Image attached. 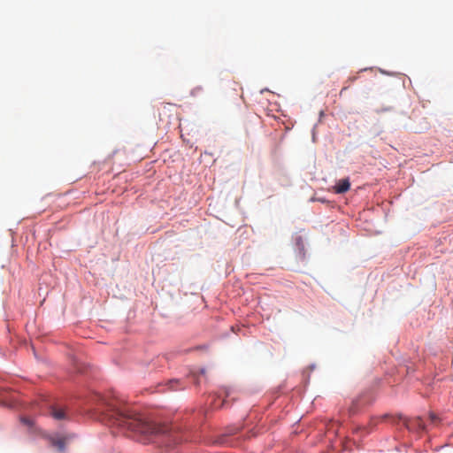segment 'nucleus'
<instances>
[{"instance_id": "f257e3e1", "label": "nucleus", "mask_w": 453, "mask_h": 453, "mask_svg": "<svg viewBox=\"0 0 453 453\" xmlns=\"http://www.w3.org/2000/svg\"><path fill=\"white\" fill-rule=\"evenodd\" d=\"M106 411L111 425L127 429L142 443L150 442L154 435L165 432L159 425L150 422L136 413L120 408L115 403H108Z\"/></svg>"}, {"instance_id": "f03ea898", "label": "nucleus", "mask_w": 453, "mask_h": 453, "mask_svg": "<svg viewBox=\"0 0 453 453\" xmlns=\"http://www.w3.org/2000/svg\"><path fill=\"white\" fill-rule=\"evenodd\" d=\"M350 188V182L349 178L341 179L334 186V191L336 194H343L347 192Z\"/></svg>"}, {"instance_id": "7ed1b4c3", "label": "nucleus", "mask_w": 453, "mask_h": 453, "mask_svg": "<svg viewBox=\"0 0 453 453\" xmlns=\"http://www.w3.org/2000/svg\"><path fill=\"white\" fill-rule=\"evenodd\" d=\"M50 415L57 420H62L66 418V413L65 412V411L61 408H57L55 406L50 407Z\"/></svg>"}, {"instance_id": "20e7f679", "label": "nucleus", "mask_w": 453, "mask_h": 453, "mask_svg": "<svg viewBox=\"0 0 453 453\" xmlns=\"http://www.w3.org/2000/svg\"><path fill=\"white\" fill-rule=\"evenodd\" d=\"M66 438H53L51 439V443L53 446L57 447L59 451L63 452L65 447Z\"/></svg>"}, {"instance_id": "39448f33", "label": "nucleus", "mask_w": 453, "mask_h": 453, "mask_svg": "<svg viewBox=\"0 0 453 453\" xmlns=\"http://www.w3.org/2000/svg\"><path fill=\"white\" fill-rule=\"evenodd\" d=\"M178 383H179V381H178V380H172V381H170L171 388H172L173 390H176V389H177V388H176L174 385H177Z\"/></svg>"}, {"instance_id": "423d86ee", "label": "nucleus", "mask_w": 453, "mask_h": 453, "mask_svg": "<svg viewBox=\"0 0 453 453\" xmlns=\"http://www.w3.org/2000/svg\"><path fill=\"white\" fill-rule=\"evenodd\" d=\"M429 418H430V419H431V421H432L433 423L436 422V421H437V419H438L437 416H436L434 413H431V414L429 415Z\"/></svg>"}, {"instance_id": "0eeeda50", "label": "nucleus", "mask_w": 453, "mask_h": 453, "mask_svg": "<svg viewBox=\"0 0 453 453\" xmlns=\"http://www.w3.org/2000/svg\"><path fill=\"white\" fill-rule=\"evenodd\" d=\"M21 420H22L23 423L27 424V426H32V422L30 421L29 418H22Z\"/></svg>"}, {"instance_id": "6e6552de", "label": "nucleus", "mask_w": 453, "mask_h": 453, "mask_svg": "<svg viewBox=\"0 0 453 453\" xmlns=\"http://www.w3.org/2000/svg\"><path fill=\"white\" fill-rule=\"evenodd\" d=\"M202 90V88L198 87L192 90V95H196V92H200Z\"/></svg>"}, {"instance_id": "1a4fd4ad", "label": "nucleus", "mask_w": 453, "mask_h": 453, "mask_svg": "<svg viewBox=\"0 0 453 453\" xmlns=\"http://www.w3.org/2000/svg\"><path fill=\"white\" fill-rule=\"evenodd\" d=\"M238 431L237 427H234V429H231L227 434H234Z\"/></svg>"}, {"instance_id": "9d476101", "label": "nucleus", "mask_w": 453, "mask_h": 453, "mask_svg": "<svg viewBox=\"0 0 453 453\" xmlns=\"http://www.w3.org/2000/svg\"><path fill=\"white\" fill-rule=\"evenodd\" d=\"M418 426L421 427V429L425 428L424 425L421 423L420 420H418Z\"/></svg>"}]
</instances>
